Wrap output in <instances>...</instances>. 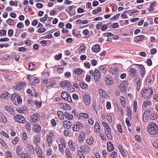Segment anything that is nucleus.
<instances>
[{"mask_svg":"<svg viewBox=\"0 0 158 158\" xmlns=\"http://www.w3.org/2000/svg\"><path fill=\"white\" fill-rule=\"evenodd\" d=\"M59 147L60 151L61 152L63 153L64 152V149L63 148V144H60L59 145Z\"/></svg>","mask_w":158,"mask_h":158,"instance_id":"61","label":"nucleus"},{"mask_svg":"<svg viewBox=\"0 0 158 158\" xmlns=\"http://www.w3.org/2000/svg\"><path fill=\"white\" fill-rule=\"evenodd\" d=\"M68 144L69 145L70 148L72 151H74L76 150V145L75 143L72 141H69L68 142Z\"/></svg>","mask_w":158,"mask_h":158,"instance_id":"16","label":"nucleus"},{"mask_svg":"<svg viewBox=\"0 0 158 158\" xmlns=\"http://www.w3.org/2000/svg\"><path fill=\"white\" fill-rule=\"evenodd\" d=\"M53 136V134L52 133L50 132L49 135L47 137V141L48 144L49 146H50L52 145V140L51 138Z\"/></svg>","mask_w":158,"mask_h":158,"instance_id":"12","label":"nucleus"},{"mask_svg":"<svg viewBox=\"0 0 158 158\" xmlns=\"http://www.w3.org/2000/svg\"><path fill=\"white\" fill-rule=\"evenodd\" d=\"M35 64L32 63L31 62L29 63V68L30 70H32L34 68Z\"/></svg>","mask_w":158,"mask_h":158,"instance_id":"60","label":"nucleus"},{"mask_svg":"<svg viewBox=\"0 0 158 158\" xmlns=\"http://www.w3.org/2000/svg\"><path fill=\"white\" fill-rule=\"evenodd\" d=\"M91 62L92 65L94 66L96 65L97 61L95 59H93L91 60Z\"/></svg>","mask_w":158,"mask_h":158,"instance_id":"64","label":"nucleus"},{"mask_svg":"<svg viewBox=\"0 0 158 158\" xmlns=\"http://www.w3.org/2000/svg\"><path fill=\"white\" fill-rule=\"evenodd\" d=\"M77 154L80 158H85L84 155L81 151H78Z\"/></svg>","mask_w":158,"mask_h":158,"instance_id":"50","label":"nucleus"},{"mask_svg":"<svg viewBox=\"0 0 158 158\" xmlns=\"http://www.w3.org/2000/svg\"><path fill=\"white\" fill-rule=\"evenodd\" d=\"M127 85L126 81H124L120 83L119 88L120 90L122 92H126L127 91Z\"/></svg>","mask_w":158,"mask_h":158,"instance_id":"7","label":"nucleus"},{"mask_svg":"<svg viewBox=\"0 0 158 158\" xmlns=\"http://www.w3.org/2000/svg\"><path fill=\"white\" fill-rule=\"evenodd\" d=\"M94 130L96 132H100V125L99 123L96 122L94 125Z\"/></svg>","mask_w":158,"mask_h":158,"instance_id":"24","label":"nucleus"},{"mask_svg":"<svg viewBox=\"0 0 158 158\" xmlns=\"http://www.w3.org/2000/svg\"><path fill=\"white\" fill-rule=\"evenodd\" d=\"M40 140V135H36L34 139V143L36 145H38Z\"/></svg>","mask_w":158,"mask_h":158,"instance_id":"20","label":"nucleus"},{"mask_svg":"<svg viewBox=\"0 0 158 158\" xmlns=\"http://www.w3.org/2000/svg\"><path fill=\"white\" fill-rule=\"evenodd\" d=\"M5 156L6 158H12V154L9 151H7Z\"/></svg>","mask_w":158,"mask_h":158,"instance_id":"39","label":"nucleus"},{"mask_svg":"<svg viewBox=\"0 0 158 158\" xmlns=\"http://www.w3.org/2000/svg\"><path fill=\"white\" fill-rule=\"evenodd\" d=\"M19 140V138L18 137H15L14 139L12 141V143L13 144H16Z\"/></svg>","mask_w":158,"mask_h":158,"instance_id":"63","label":"nucleus"},{"mask_svg":"<svg viewBox=\"0 0 158 158\" xmlns=\"http://www.w3.org/2000/svg\"><path fill=\"white\" fill-rule=\"evenodd\" d=\"M145 37V36L143 35H139L136 36L135 38L136 40L138 42L139 41H142Z\"/></svg>","mask_w":158,"mask_h":158,"instance_id":"33","label":"nucleus"},{"mask_svg":"<svg viewBox=\"0 0 158 158\" xmlns=\"http://www.w3.org/2000/svg\"><path fill=\"white\" fill-rule=\"evenodd\" d=\"M9 95L10 94L8 92L5 91L2 93L1 98H4V99H7L8 98Z\"/></svg>","mask_w":158,"mask_h":158,"instance_id":"17","label":"nucleus"},{"mask_svg":"<svg viewBox=\"0 0 158 158\" xmlns=\"http://www.w3.org/2000/svg\"><path fill=\"white\" fill-rule=\"evenodd\" d=\"M2 121L4 123H6L7 121V119L6 116L2 114L1 116Z\"/></svg>","mask_w":158,"mask_h":158,"instance_id":"57","label":"nucleus"},{"mask_svg":"<svg viewBox=\"0 0 158 158\" xmlns=\"http://www.w3.org/2000/svg\"><path fill=\"white\" fill-rule=\"evenodd\" d=\"M79 85L80 87L83 89L84 90L86 89L88 87L87 84L85 83L82 81H81L79 83Z\"/></svg>","mask_w":158,"mask_h":158,"instance_id":"21","label":"nucleus"},{"mask_svg":"<svg viewBox=\"0 0 158 158\" xmlns=\"http://www.w3.org/2000/svg\"><path fill=\"white\" fill-rule=\"evenodd\" d=\"M70 83L68 81H62L60 83V86L63 88H64L66 87L69 88L70 87Z\"/></svg>","mask_w":158,"mask_h":158,"instance_id":"9","label":"nucleus"},{"mask_svg":"<svg viewBox=\"0 0 158 158\" xmlns=\"http://www.w3.org/2000/svg\"><path fill=\"white\" fill-rule=\"evenodd\" d=\"M102 10V8L101 7H99L97 9H94L92 11L93 14H96L98 13L101 12Z\"/></svg>","mask_w":158,"mask_h":158,"instance_id":"38","label":"nucleus"},{"mask_svg":"<svg viewBox=\"0 0 158 158\" xmlns=\"http://www.w3.org/2000/svg\"><path fill=\"white\" fill-rule=\"evenodd\" d=\"M151 111L148 110H147L143 114V117L146 118L148 115L151 114Z\"/></svg>","mask_w":158,"mask_h":158,"instance_id":"47","label":"nucleus"},{"mask_svg":"<svg viewBox=\"0 0 158 158\" xmlns=\"http://www.w3.org/2000/svg\"><path fill=\"white\" fill-rule=\"evenodd\" d=\"M86 47L85 46L81 45L79 48V50L81 52H82L85 51Z\"/></svg>","mask_w":158,"mask_h":158,"instance_id":"55","label":"nucleus"},{"mask_svg":"<svg viewBox=\"0 0 158 158\" xmlns=\"http://www.w3.org/2000/svg\"><path fill=\"white\" fill-rule=\"evenodd\" d=\"M77 30L75 29H73V34L74 36L79 38L80 37V35L78 33H77Z\"/></svg>","mask_w":158,"mask_h":158,"instance_id":"43","label":"nucleus"},{"mask_svg":"<svg viewBox=\"0 0 158 158\" xmlns=\"http://www.w3.org/2000/svg\"><path fill=\"white\" fill-rule=\"evenodd\" d=\"M14 120L16 122L20 123H23L26 122L25 117L19 114H17L16 116L15 117Z\"/></svg>","mask_w":158,"mask_h":158,"instance_id":"5","label":"nucleus"},{"mask_svg":"<svg viewBox=\"0 0 158 158\" xmlns=\"http://www.w3.org/2000/svg\"><path fill=\"white\" fill-rule=\"evenodd\" d=\"M6 108L10 114H11L12 115L15 114V112L14 110L10 106H6Z\"/></svg>","mask_w":158,"mask_h":158,"instance_id":"22","label":"nucleus"},{"mask_svg":"<svg viewBox=\"0 0 158 158\" xmlns=\"http://www.w3.org/2000/svg\"><path fill=\"white\" fill-rule=\"evenodd\" d=\"M83 72V70L80 68H77L74 69V73L76 74L81 75Z\"/></svg>","mask_w":158,"mask_h":158,"instance_id":"31","label":"nucleus"},{"mask_svg":"<svg viewBox=\"0 0 158 158\" xmlns=\"http://www.w3.org/2000/svg\"><path fill=\"white\" fill-rule=\"evenodd\" d=\"M48 17V15L47 14L44 15V17L40 19V21L43 22H45L47 20Z\"/></svg>","mask_w":158,"mask_h":158,"instance_id":"48","label":"nucleus"},{"mask_svg":"<svg viewBox=\"0 0 158 158\" xmlns=\"http://www.w3.org/2000/svg\"><path fill=\"white\" fill-rule=\"evenodd\" d=\"M83 100L85 105L88 106L90 103V96L89 95H85L83 97Z\"/></svg>","mask_w":158,"mask_h":158,"instance_id":"10","label":"nucleus"},{"mask_svg":"<svg viewBox=\"0 0 158 158\" xmlns=\"http://www.w3.org/2000/svg\"><path fill=\"white\" fill-rule=\"evenodd\" d=\"M117 129L118 131L120 133H122L123 132V131L122 128V126L120 124H118L117 126Z\"/></svg>","mask_w":158,"mask_h":158,"instance_id":"58","label":"nucleus"},{"mask_svg":"<svg viewBox=\"0 0 158 158\" xmlns=\"http://www.w3.org/2000/svg\"><path fill=\"white\" fill-rule=\"evenodd\" d=\"M0 143L3 146L4 148H6L7 147V146L6 144V142L1 139H0Z\"/></svg>","mask_w":158,"mask_h":158,"instance_id":"45","label":"nucleus"},{"mask_svg":"<svg viewBox=\"0 0 158 158\" xmlns=\"http://www.w3.org/2000/svg\"><path fill=\"white\" fill-rule=\"evenodd\" d=\"M25 127L27 130H28L29 131H30L31 129V126L30 124L28 123H26L25 124Z\"/></svg>","mask_w":158,"mask_h":158,"instance_id":"52","label":"nucleus"},{"mask_svg":"<svg viewBox=\"0 0 158 158\" xmlns=\"http://www.w3.org/2000/svg\"><path fill=\"white\" fill-rule=\"evenodd\" d=\"M22 139L24 140H26L27 137V135L26 132H24L22 135Z\"/></svg>","mask_w":158,"mask_h":158,"instance_id":"59","label":"nucleus"},{"mask_svg":"<svg viewBox=\"0 0 158 158\" xmlns=\"http://www.w3.org/2000/svg\"><path fill=\"white\" fill-rule=\"evenodd\" d=\"M105 134H106L107 133H111V130L110 127L109 126L107 127V128H106L105 129Z\"/></svg>","mask_w":158,"mask_h":158,"instance_id":"62","label":"nucleus"},{"mask_svg":"<svg viewBox=\"0 0 158 158\" xmlns=\"http://www.w3.org/2000/svg\"><path fill=\"white\" fill-rule=\"evenodd\" d=\"M120 100L121 105L123 107H124L126 106V99L123 96H121L120 97Z\"/></svg>","mask_w":158,"mask_h":158,"instance_id":"26","label":"nucleus"},{"mask_svg":"<svg viewBox=\"0 0 158 158\" xmlns=\"http://www.w3.org/2000/svg\"><path fill=\"white\" fill-rule=\"evenodd\" d=\"M94 81L96 82L99 80L100 77V72L98 70L95 69L94 73Z\"/></svg>","mask_w":158,"mask_h":158,"instance_id":"8","label":"nucleus"},{"mask_svg":"<svg viewBox=\"0 0 158 158\" xmlns=\"http://www.w3.org/2000/svg\"><path fill=\"white\" fill-rule=\"evenodd\" d=\"M63 125L64 128L69 129L72 126V123L69 121L66 120L63 122Z\"/></svg>","mask_w":158,"mask_h":158,"instance_id":"11","label":"nucleus"},{"mask_svg":"<svg viewBox=\"0 0 158 158\" xmlns=\"http://www.w3.org/2000/svg\"><path fill=\"white\" fill-rule=\"evenodd\" d=\"M64 116L67 119L69 120H72L73 118V116L72 114H70L67 112H65L64 113Z\"/></svg>","mask_w":158,"mask_h":158,"instance_id":"25","label":"nucleus"},{"mask_svg":"<svg viewBox=\"0 0 158 158\" xmlns=\"http://www.w3.org/2000/svg\"><path fill=\"white\" fill-rule=\"evenodd\" d=\"M19 156H20L21 158H28V156L25 153L21 152Z\"/></svg>","mask_w":158,"mask_h":158,"instance_id":"53","label":"nucleus"},{"mask_svg":"<svg viewBox=\"0 0 158 158\" xmlns=\"http://www.w3.org/2000/svg\"><path fill=\"white\" fill-rule=\"evenodd\" d=\"M83 127V125L79 122H77L72 127L73 130L75 131L79 132Z\"/></svg>","mask_w":158,"mask_h":158,"instance_id":"3","label":"nucleus"},{"mask_svg":"<svg viewBox=\"0 0 158 158\" xmlns=\"http://www.w3.org/2000/svg\"><path fill=\"white\" fill-rule=\"evenodd\" d=\"M7 23L10 25H13L14 24V21L10 19L7 20Z\"/></svg>","mask_w":158,"mask_h":158,"instance_id":"49","label":"nucleus"},{"mask_svg":"<svg viewBox=\"0 0 158 158\" xmlns=\"http://www.w3.org/2000/svg\"><path fill=\"white\" fill-rule=\"evenodd\" d=\"M158 117V115L151 113L150 115V118L152 120H155Z\"/></svg>","mask_w":158,"mask_h":158,"instance_id":"36","label":"nucleus"},{"mask_svg":"<svg viewBox=\"0 0 158 158\" xmlns=\"http://www.w3.org/2000/svg\"><path fill=\"white\" fill-rule=\"evenodd\" d=\"M130 76L132 77L135 76L137 73V70L131 67L129 69Z\"/></svg>","mask_w":158,"mask_h":158,"instance_id":"15","label":"nucleus"},{"mask_svg":"<svg viewBox=\"0 0 158 158\" xmlns=\"http://www.w3.org/2000/svg\"><path fill=\"white\" fill-rule=\"evenodd\" d=\"M93 138L92 137L90 138L89 139H87L86 140V142L89 145H91L93 143Z\"/></svg>","mask_w":158,"mask_h":158,"instance_id":"42","label":"nucleus"},{"mask_svg":"<svg viewBox=\"0 0 158 158\" xmlns=\"http://www.w3.org/2000/svg\"><path fill=\"white\" fill-rule=\"evenodd\" d=\"M57 114L59 118L61 119H63L64 118V115L63 113L60 111H58L57 112Z\"/></svg>","mask_w":158,"mask_h":158,"instance_id":"28","label":"nucleus"},{"mask_svg":"<svg viewBox=\"0 0 158 158\" xmlns=\"http://www.w3.org/2000/svg\"><path fill=\"white\" fill-rule=\"evenodd\" d=\"M22 149L23 148L21 146H19L17 147L16 148V152L17 155H19L20 153H21L20 152L22 150Z\"/></svg>","mask_w":158,"mask_h":158,"instance_id":"37","label":"nucleus"},{"mask_svg":"<svg viewBox=\"0 0 158 158\" xmlns=\"http://www.w3.org/2000/svg\"><path fill=\"white\" fill-rule=\"evenodd\" d=\"M55 85V83L54 81H52L50 82H47L46 86L48 88H51L54 86Z\"/></svg>","mask_w":158,"mask_h":158,"instance_id":"35","label":"nucleus"},{"mask_svg":"<svg viewBox=\"0 0 158 158\" xmlns=\"http://www.w3.org/2000/svg\"><path fill=\"white\" fill-rule=\"evenodd\" d=\"M65 154L67 158H72V154L68 148H67L65 150Z\"/></svg>","mask_w":158,"mask_h":158,"instance_id":"27","label":"nucleus"},{"mask_svg":"<svg viewBox=\"0 0 158 158\" xmlns=\"http://www.w3.org/2000/svg\"><path fill=\"white\" fill-rule=\"evenodd\" d=\"M40 115L39 114L36 113L31 116V119L32 122L35 123L38 121Z\"/></svg>","mask_w":158,"mask_h":158,"instance_id":"13","label":"nucleus"},{"mask_svg":"<svg viewBox=\"0 0 158 158\" xmlns=\"http://www.w3.org/2000/svg\"><path fill=\"white\" fill-rule=\"evenodd\" d=\"M104 36L108 37V36H114V34L110 32H107L106 33H105L104 34H103Z\"/></svg>","mask_w":158,"mask_h":158,"instance_id":"54","label":"nucleus"},{"mask_svg":"<svg viewBox=\"0 0 158 158\" xmlns=\"http://www.w3.org/2000/svg\"><path fill=\"white\" fill-rule=\"evenodd\" d=\"M148 77L149 78H150V80L151 81V82L152 83L154 81V76L152 74H150L148 75Z\"/></svg>","mask_w":158,"mask_h":158,"instance_id":"46","label":"nucleus"},{"mask_svg":"<svg viewBox=\"0 0 158 158\" xmlns=\"http://www.w3.org/2000/svg\"><path fill=\"white\" fill-rule=\"evenodd\" d=\"M104 81L106 84L108 86H110L111 85L113 84L114 83L112 77L110 76L107 75L105 77L104 79Z\"/></svg>","mask_w":158,"mask_h":158,"instance_id":"6","label":"nucleus"},{"mask_svg":"<svg viewBox=\"0 0 158 158\" xmlns=\"http://www.w3.org/2000/svg\"><path fill=\"white\" fill-rule=\"evenodd\" d=\"M14 96V98L15 99L16 98L17 102L19 104H21L22 102V99L21 97L19 96V94H15L13 95V96Z\"/></svg>","mask_w":158,"mask_h":158,"instance_id":"23","label":"nucleus"},{"mask_svg":"<svg viewBox=\"0 0 158 158\" xmlns=\"http://www.w3.org/2000/svg\"><path fill=\"white\" fill-rule=\"evenodd\" d=\"M62 109H64V110H70L71 107L68 104H66L65 103V105H64V106Z\"/></svg>","mask_w":158,"mask_h":158,"instance_id":"44","label":"nucleus"},{"mask_svg":"<svg viewBox=\"0 0 158 158\" xmlns=\"http://www.w3.org/2000/svg\"><path fill=\"white\" fill-rule=\"evenodd\" d=\"M27 106H23L20 108L17 109V110L19 113L22 114L24 113L25 111H27Z\"/></svg>","mask_w":158,"mask_h":158,"instance_id":"14","label":"nucleus"},{"mask_svg":"<svg viewBox=\"0 0 158 158\" xmlns=\"http://www.w3.org/2000/svg\"><path fill=\"white\" fill-rule=\"evenodd\" d=\"M61 96L63 99L67 100L69 102H72V98L70 94L66 92H62L61 93Z\"/></svg>","mask_w":158,"mask_h":158,"instance_id":"4","label":"nucleus"},{"mask_svg":"<svg viewBox=\"0 0 158 158\" xmlns=\"http://www.w3.org/2000/svg\"><path fill=\"white\" fill-rule=\"evenodd\" d=\"M62 57V54L59 53L58 55H56L54 56V58L56 60H58L60 59Z\"/></svg>","mask_w":158,"mask_h":158,"instance_id":"51","label":"nucleus"},{"mask_svg":"<svg viewBox=\"0 0 158 158\" xmlns=\"http://www.w3.org/2000/svg\"><path fill=\"white\" fill-rule=\"evenodd\" d=\"M84 135L85 134L82 131H81L78 138V140L79 141L83 142V140L85 139Z\"/></svg>","mask_w":158,"mask_h":158,"instance_id":"30","label":"nucleus"},{"mask_svg":"<svg viewBox=\"0 0 158 158\" xmlns=\"http://www.w3.org/2000/svg\"><path fill=\"white\" fill-rule=\"evenodd\" d=\"M99 69L101 72L104 73L106 72L107 70L106 69L105 67H104L102 65L99 67Z\"/></svg>","mask_w":158,"mask_h":158,"instance_id":"41","label":"nucleus"},{"mask_svg":"<svg viewBox=\"0 0 158 158\" xmlns=\"http://www.w3.org/2000/svg\"><path fill=\"white\" fill-rule=\"evenodd\" d=\"M27 148L29 152L32 153L34 152V148L33 146L30 144H28L27 145Z\"/></svg>","mask_w":158,"mask_h":158,"instance_id":"32","label":"nucleus"},{"mask_svg":"<svg viewBox=\"0 0 158 158\" xmlns=\"http://www.w3.org/2000/svg\"><path fill=\"white\" fill-rule=\"evenodd\" d=\"M79 116L80 117L78 118L81 117L85 118H89V116L88 114L85 113H80L79 114Z\"/></svg>","mask_w":158,"mask_h":158,"instance_id":"34","label":"nucleus"},{"mask_svg":"<svg viewBox=\"0 0 158 158\" xmlns=\"http://www.w3.org/2000/svg\"><path fill=\"white\" fill-rule=\"evenodd\" d=\"M141 94L143 97L148 98L150 95L153 94L152 89L151 88H145L142 91Z\"/></svg>","mask_w":158,"mask_h":158,"instance_id":"2","label":"nucleus"},{"mask_svg":"<svg viewBox=\"0 0 158 158\" xmlns=\"http://www.w3.org/2000/svg\"><path fill=\"white\" fill-rule=\"evenodd\" d=\"M107 145L108 151L111 152L114 150V146L111 142H107Z\"/></svg>","mask_w":158,"mask_h":158,"instance_id":"19","label":"nucleus"},{"mask_svg":"<svg viewBox=\"0 0 158 158\" xmlns=\"http://www.w3.org/2000/svg\"><path fill=\"white\" fill-rule=\"evenodd\" d=\"M99 91L101 94H102V97L104 98H106L107 95L105 91L102 89H100L99 90Z\"/></svg>","mask_w":158,"mask_h":158,"instance_id":"29","label":"nucleus"},{"mask_svg":"<svg viewBox=\"0 0 158 158\" xmlns=\"http://www.w3.org/2000/svg\"><path fill=\"white\" fill-rule=\"evenodd\" d=\"M34 130L35 132L39 133L41 130L40 126V125H38L37 126H35Z\"/></svg>","mask_w":158,"mask_h":158,"instance_id":"40","label":"nucleus"},{"mask_svg":"<svg viewBox=\"0 0 158 158\" xmlns=\"http://www.w3.org/2000/svg\"><path fill=\"white\" fill-rule=\"evenodd\" d=\"M147 129L151 135H156L158 133V127L155 123H152L148 125Z\"/></svg>","mask_w":158,"mask_h":158,"instance_id":"1","label":"nucleus"},{"mask_svg":"<svg viewBox=\"0 0 158 158\" xmlns=\"http://www.w3.org/2000/svg\"><path fill=\"white\" fill-rule=\"evenodd\" d=\"M92 49V51L96 52H98L100 50V46L98 44L94 45L93 46Z\"/></svg>","mask_w":158,"mask_h":158,"instance_id":"18","label":"nucleus"},{"mask_svg":"<svg viewBox=\"0 0 158 158\" xmlns=\"http://www.w3.org/2000/svg\"><path fill=\"white\" fill-rule=\"evenodd\" d=\"M46 31V29L45 28H40L38 30V32L39 33H43Z\"/></svg>","mask_w":158,"mask_h":158,"instance_id":"56","label":"nucleus"}]
</instances>
